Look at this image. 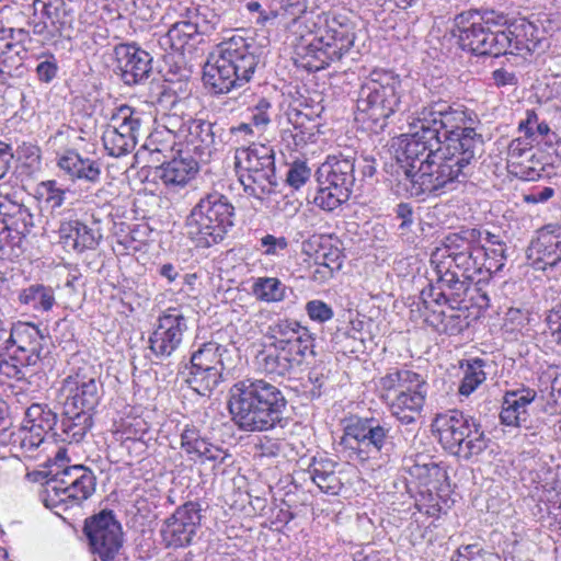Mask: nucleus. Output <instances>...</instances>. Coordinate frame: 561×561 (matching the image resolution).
<instances>
[{"instance_id": "obj_1", "label": "nucleus", "mask_w": 561, "mask_h": 561, "mask_svg": "<svg viewBox=\"0 0 561 561\" xmlns=\"http://www.w3.org/2000/svg\"><path fill=\"white\" fill-rule=\"evenodd\" d=\"M482 243V232L476 228L448 233L431 254V266L442 289L455 300L465 297L470 285L488 282L505 265L503 243Z\"/></svg>"}, {"instance_id": "obj_2", "label": "nucleus", "mask_w": 561, "mask_h": 561, "mask_svg": "<svg viewBox=\"0 0 561 561\" xmlns=\"http://www.w3.org/2000/svg\"><path fill=\"white\" fill-rule=\"evenodd\" d=\"M477 122V115L463 105H450L443 100L431 101L415 110L409 122V134L402 139V148L398 154L399 167L415 168L428 149L440 148L446 138L459 136L460 130L469 128Z\"/></svg>"}, {"instance_id": "obj_3", "label": "nucleus", "mask_w": 561, "mask_h": 561, "mask_svg": "<svg viewBox=\"0 0 561 561\" xmlns=\"http://www.w3.org/2000/svg\"><path fill=\"white\" fill-rule=\"evenodd\" d=\"M482 142V136L476 131L473 125L460 130L456 138L449 136L442 148V156L432 163L421 165L414 179L407 183L404 192L411 197L428 195L446 187L460 175H467Z\"/></svg>"}, {"instance_id": "obj_4", "label": "nucleus", "mask_w": 561, "mask_h": 561, "mask_svg": "<svg viewBox=\"0 0 561 561\" xmlns=\"http://www.w3.org/2000/svg\"><path fill=\"white\" fill-rule=\"evenodd\" d=\"M287 401L283 392L263 379H244L230 390L229 410L232 421L242 431L263 432L283 420Z\"/></svg>"}, {"instance_id": "obj_5", "label": "nucleus", "mask_w": 561, "mask_h": 561, "mask_svg": "<svg viewBox=\"0 0 561 561\" xmlns=\"http://www.w3.org/2000/svg\"><path fill=\"white\" fill-rule=\"evenodd\" d=\"M259 65L253 45L242 36L221 42L204 67L203 80L214 93H228L249 83Z\"/></svg>"}, {"instance_id": "obj_6", "label": "nucleus", "mask_w": 561, "mask_h": 561, "mask_svg": "<svg viewBox=\"0 0 561 561\" xmlns=\"http://www.w3.org/2000/svg\"><path fill=\"white\" fill-rule=\"evenodd\" d=\"M234 207L226 195L207 193L186 216L185 236L195 248L208 249L226 238L234 225Z\"/></svg>"}, {"instance_id": "obj_7", "label": "nucleus", "mask_w": 561, "mask_h": 561, "mask_svg": "<svg viewBox=\"0 0 561 561\" xmlns=\"http://www.w3.org/2000/svg\"><path fill=\"white\" fill-rule=\"evenodd\" d=\"M401 80L398 75L375 69L360 85L356 102V121L367 124L377 133L383 129L387 119L400 111Z\"/></svg>"}, {"instance_id": "obj_8", "label": "nucleus", "mask_w": 561, "mask_h": 561, "mask_svg": "<svg viewBox=\"0 0 561 561\" xmlns=\"http://www.w3.org/2000/svg\"><path fill=\"white\" fill-rule=\"evenodd\" d=\"M378 386L380 399L391 415L401 424L415 423L427 397L428 386L425 378L411 369L396 368L387 371L379 379Z\"/></svg>"}, {"instance_id": "obj_9", "label": "nucleus", "mask_w": 561, "mask_h": 561, "mask_svg": "<svg viewBox=\"0 0 561 561\" xmlns=\"http://www.w3.org/2000/svg\"><path fill=\"white\" fill-rule=\"evenodd\" d=\"M42 501L57 515L71 508H79L95 492L96 477L82 465L67 466L61 470L50 469L43 483Z\"/></svg>"}, {"instance_id": "obj_10", "label": "nucleus", "mask_w": 561, "mask_h": 561, "mask_svg": "<svg viewBox=\"0 0 561 561\" xmlns=\"http://www.w3.org/2000/svg\"><path fill=\"white\" fill-rule=\"evenodd\" d=\"M505 23L506 18L502 14L495 16L494 12L482 14L470 10L455 16L453 34L462 49L474 55L496 57L510 46V39L500 31L492 30V26Z\"/></svg>"}, {"instance_id": "obj_11", "label": "nucleus", "mask_w": 561, "mask_h": 561, "mask_svg": "<svg viewBox=\"0 0 561 561\" xmlns=\"http://www.w3.org/2000/svg\"><path fill=\"white\" fill-rule=\"evenodd\" d=\"M316 37L307 45L305 58L310 69L320 70L340 60L355 41L354 24L344 14L322 13Z\"/></svg>"}, {"instance_id": "obj_12", "label": "nucleus", "mask_w": 561, "mask_h": 561, "mask_svg": "<svg viewBox=\"0 0 561 561\" xmlns=\"http://www.w3.org/2000/svg\"><path fill=\"white\" fill-rule=\"evenodd\" d=\"M432 427L446 450L465 459L480 455L488 446L480 424L458 410L438 414Z\"/></svg>"}, {"instance_id": "obj_13", "label": "nucleus", "mask_w": 561, "mask_h": 561, "mask_svg": "<svg viewBox=\"0 0 561 561\" xmlns=\"http://www.w3.org/2000/svg\"><path fill=\"white\" fill-rule=\"evenodd\" d=\"M234 165L244 191L255 198L271 194L277 182L275 176L274 151L264 145L239 148Z\"/></svg>"}, {"instance_id": "obj_14", "label": "nucleus", "mask_w": 561, "mask_h": 561, "mask_svg": "<svg viewBox=\"0 0 561 561\" xmlns=\"http://www.w3.org/2000/svg\"><path fill=\"white\" fill-rule=\"evenodd\" d=\"M389 433L390 427L376 417L355 416L347 420L340 445L354 460H377L389 444Z\"/></svg>"}, {"instance_id": "obj_15", "label": "nucleus", "mask_w": 561, "mask_h": 561, "mask_svg": "<svg viewBox=\"0 0 561 561\" xmlns=\"http://www.w3.org/2000/svg\"><path fill=\"white\" fill-rule=\"evenodd\" d=\"M433 280L435 284L431 283L420 296L425 310L424 319L438 333L459 334L468 327V317L465 310L456 308L453 304H459L463 297L455 300L449 290L440 288L436 277Z\"/></svg>"}, {"instance_id": "obj_16", "label": "nucleus", "mask_w": 561, "mask_h": 561, "mask_svg": "<svg viewBox=\"0 0 561 561\" xmlns=\"http://www.w3.org/2000/svg\"><path fill=\"white\" fill-rule=\"evenodd\" d=\"M102 383L93 366L84 364L68 375L59 389L64 409L92 414L101 399Z\"/></svg>"}, {"instance_id": "obj_17", "label": "nucleus", "mask_w": 561, "mask_h": 561, "mask_svg": "<svg viewBox=\"0 0 561 561\" xmlns=\"http://www.w3.org/2000/svg\"><path fill=\"white\" fill-rule=\"evenodd\" d=\"M144 113L129 106L115 107L103 131L104 149L112 157H122L131 152L138 141Z\"/></svg>"}, {"instance_id": "obj_18", "label": "nucleus", "mask_w": 561, "mask_h": 561, "mask_svg": "<svg viewBox=\"0 0 561 561\" xmlns=\"http://www.w3.org/2000/svg\"><path fill=\"white\" fill-rule=\"evenodd\" d=\"M197 502H186L165 518L160 528L163 543L168 548H185L194 542L201 528L202 514Z\"/></svg>"}, {"instance_id": "obj_19", "label": "nucleus", "mask_w": 561, "mask_h": 561, "mask_svg": "<svg viewBox=\"0 0 561 561\" xmlns=\"http://www.w3.org/2000/svg\"><path fill=\"white\" fill-rule=\"evenodd\" d=\"M187 329V319L180 310H165L149 336V350L160 360L170 358L182 345Z\"/></svg>"}, {"instance_id": "obj_20", "label": "nucleus", "mask_w": 561, "mask_h": 561, "mask_svg": "<svg viewBox=\"0 0 561 561\" xmlns=\"http://www.w3.org/2000/svg\"><path fill=\"white\" fill-rule=\"evenodd\" d=\"M84 533L94 554L102 561L114 560L122 548L123 533L113 512L102 511L87 520Z\"/></svg>"}, {"instance_id": "obj_21", "label": "nucleus", "mask_w": 561, "mask_h": 561, "mask_svg": "<svg viewBox=\"0 0 561 561\" xmlns=\"http://www.w3.org/2000/svg\"><path fill=\"white\" fill-rule=\"evenodd\" d=\"M265 337L271 345L295 351L304 356L313 354L311 334L296 320L278 319L267 328Z\"/></svg>"}, {"instance_id": "obj_22", "label": "nucleus", "mask_w": 561, "mask_h": 561, "mask_svg": "<svg viewBox=\"0 0 561 561\" xmlns=\"http://www.w3.org/2000/svg\"><path fill=\"white\" fill-rule=\"evenodd\" d=\"M44 336L39 329L27 322H19L10 329L7 343L13 359L20 364L36 366L41 359Z\"/></svg>"}, {"instance_id": "obj_23", "label": "nucleus", "mask_w": 561, "mask_h": 561, "mask_svg": "<svg viewBox=\"0 0 561 561\" xmlns=\"http://www.w3.org/2000/svg\"><path fill=\"white\" fill-rule=\"evenodd\" d=\"M528 257L536 270L547 271L561 264V225H547L530 243Z\"/></svg>"}, {"instance_id": "obj_24", "label": "nucleus", "mask_w": 561, "mask_h": 561, "mask_svg": "<svg viewBox=\"0 0 561 561\" xmlns=\"http://www.w3.org/2000/svg\"><path fill=\"white\" fill-rule=\"evenodd\" d=\"M181 448L190 460L205 463L207 461L217 467L230 458V454L220 446L214 445L201 434L197 426L186 424L181 431Z\"/></svg>"}, {"instance_id": "obj_25", "label": "nucleus", "mask_w": 561, "mask_h": 561, "mask_svg": "<svg viewBox=\"0 0 561 561\" xmlns=\"http://www.w3.org/2000/svg\"><path fill=\"white\" fill-rule=\"evenodd\" d=\"M117 69L122 80L128 84H138L146 80L151 71L150 55L130 44H119L114 48Z\"/></svg>"}, {"instance_id": "obj_26", "label": "nucleus", "mask_w": 561, "mask_h": 561, "mask_svg": "<svg viewBox=\"0 0 561 561\" xmlns=\"http://www.w3.org/2000/svg\"><path fill=\"white\" fill-rule=\"evenodd\" d=\"M306 356L266 343L255 356L257 369L270 376H286L299 367Z\"/></svg>"}, {"instance_id": "obj_27", "label": "nucleus", "mask_w": 561, "mask_h": 561, "mask_svg": "<svg viewBox=\"0 0 561 561\" xmlns=\"http://www.w3.org/2000/svg\"><path fill=\"white\" fill-rule=\"evenodd\" d=\"M300 473L305 476L304 480L309 479L325 494L337 495L344 485L340 465L324 456L312 457Z\"/></svg>"}, {"instance_id": "obj_28", "label": "nucleus", "mask_w": 561, "mask_h": 561, "mask_svg": "<svg viewBox=\"0 0 561 561\" xmlns=\"http://www.w3.org/2000/svg\"><path fill=\"white\" fill-rule=\"evenodd\" d=\"M186 131L180 144H184L188 152H192L201 162H207L216 146L214 125L204 119L188 116Z\"/></svg>"}, {"instance_id": "obj_29", "label": "nucleus", "mask_w": 561, "mask_h": 561, "mask_svg": "<svg viewBox=\"0 0 561 561\" xmlns=\"http://www.w3.org/2000/svg\"><path fill=\"white\" fill-rule=\"evenodd\" d=\"M402 470L408 484L424 488L426 491L436 489L440 479L445 477L443 469L427 455L405 458Z\"/></svg>"}, {"instance_id": "obj_30", "label": "nucleus", "mask_w": 561, "mask_h": 561, "mask_svg": "<svg viewBox=\"0 0 561 561\" xmlns=\"http://www.w3.org/2000/svg\"><path fill=\"white\" fill-rule=\"evenodd\" d=\"M354 172L355 158L353 156L330 154L317 171V182L353 190Z\"/></svg>"}, {"instance_id": "obj_31", "label": "nucleus", "mask_w": 561, "mask_h": 561, "mask_svg": "<svg viewBox=\"0 0 561 561\" xmlns=\"http://www.w3.org/2000/svg\"><path fill=\"white\" fill-rule=\"evenodd\" d=\"M537 392L522 388L505 392L500 413L501 422L506 426L519 427L528 421V407L535 401Z\"/></svg>"}, {"instance_id": "obj_32", "label": "nucleus", "mask_w": 561, "mask_h": 561, "mask_svg": "<svg viewBox=\"0 0 561 561\" xmlns=\"http://www.w3.org/2000/svg\"><path fill=\"white\" fill-rule=\"evenodd\" d=\"M58 233L64 247L78 253L94 250L102 238L99 229L90 228L78 219L61 221Z\"/></svg>"}, {"instance_id": "obj_33", "label": "nucleus", "mask_w": 561, "mask_h": 561, "mask_svg": "<svg viewBox=\"0 0 561 561\" xmlns=\"http://www.w3.org/2000/svg\"><path fill=\"white\" fill-rule=\"evenodd\" d=\"M58 167L71 179L95 183L100 180L101 169L98 161L82 158L76 150H66L58 157Z\"/></svg>"}, {"instance_id": "obj_34", "label": "nucleus", "mask_w": 561, "mask_h": 561, "mask_svg": "<svg viewBox=\"0 0 561 561\" xmlns=\"http://www.w3.org/2000/svg\"><path fill=\"white\" fill-rule=\"evenodd\" d=\"M288 121L293 128L284 129L282 139L287 142L290 150H297L309 142L316 141L318 125L308 115L296 111L289 114Z\"/></svg>"}, {"instance_id": "obj_35", "label": "nucleus", "mask_w": 561, "mask_h": 561, "mask_svg": "<svg viewBox=\"0 0 561 561\" xmlns=\"http://www.w3.org/2000/svg\"><path fill=\"white\" fill-rule=\"evenodd\" d=\"M92 426V414L78 410L64 409L61 423L54 432V437L61 442L79 443Z\"/></svg>"}, {"instance_id": "obj_36", "label": "nucleus", "mask_w": 561, "mask_h": 561, "mask_svg": "<svg viewBox=\"0 0 561 561\" xmlns=\"http://www.w3.org/2000/svg\"><path fill=\"white\" fill-rule=\"evenodd\" d=\"M197 162L191 159H173L159 168V178L162 183L176 190L185 186L197 173Z\"/></svg>"}, {"instance_id": "obj_37", "label": "nucleus", "mask_w": 561, "mask_h": 561, "mask_svg": "<svg viewBox=\"0 0 561 561\" xmlns=\"http://www.w3.org/2000/svg\"><path fill=\"white\" fill-rule=\"evenodd\" d=\"M185 382L201 396H208L222 381L224 370L211 369L201 365L186 366Z\"/></svg>"}, {"instance_id": "obj_38", "label": "nucleus", "mask_w": 561, "mask_h": 561, "mask_svg": "<svg viewBox=\"0 0 561 561\" xmlns=\"http://www.w3.org/2000/svg\"><path fill=\"white\" fill-rule=\"evenodd\" d=\"M21 51L15 49L12 42V27H0V81L11 77L12 72L22 66Z\"/></svg>"}, {"instance_id": "obj_39", "label": "nucleus", "mask_w": 561, "mask_h": 561, "mask_svg": "<svg viewBox=\"0 0 561 561\" xmlns=\"http://www.w3.org/2000/svg\"><path fill=\"white\" fill-rule=\"evenodd\" d=\"M24 424L32 426L33 431L44 437L57 430V414L47 405L34 403L25 412Z\"/></svg>"}, {"instance_id": "obj_40", "label": "nucleus", "mask_w": 561, "mask_h": 561, "mask_svg": "<svg viewBox=\"0 0 561 561\" xmlns=\"http://www.w3.org/2000/svg\"><path fill=\"white\" fill-rule=\"evenodd\" d=\"M19 301L35 311L47 312L55 305V293L49 286L33 284L20 291Z\"/></svg>"}, {"instance_id": "obj_41", "label": "nucleus", "mask_w": 561, "mask_h": 561, "mask_svg": "<svg viewBox=\"0 0 561 561\" xmlns=\"http://www.w3.org/2000/svg\"><path fill=\"white\" fill-rule=\"evenodd\" d=\"M228 350L217 342H206L198 346L191 354V364L210 367L211 369L225 370V355Z\"/></svg>"}, {"instance_id": "obj_42", "label": "nucleus", "mask_w": 561, "mask_h": 561, "mask_svg": "<svg viewBox=\"0 0 561 561\" xmlns=\"http://www.w3.org/2000/svg\"><path fill=\"white\" fill-rule=\"evenodd\" d=\"M251 291L260 301L280 302L286 298L287 286L277 277H256L251 286Z\"/></svg>"}, {"instance_id": "obj_43", "label": "nucleus", "mask_w": 561, "mask_h": 561, "mask_svg": "<svg viewBox=\"0 0 561 561\" xmlns=\"http://www.w3.org/2000/svg\"><path fill=\"white\" fill-rule=\"evenodd\" d=\"M182 15L190 22L197 35L210 34L220 22V18L206 5L186 8Z\"/></svg>"}, {"instance_id": "obj_44", "label": "nucleus", "mask_w": 561, "mask_h": 561, "mask_svg": "<svg viewBox=\"0 0 561 561\" xmlns=\"http://www.w3.org/2000/svg\"><path fill=\"white\" fill-rule=\"evenodd\" d=\"M351 193L352 190L340 187L339 185L318 183L313 203L322 210L333 211L350 199Z\"/></svg>"}, {"instance_id": "obj_45", "label": "nucleus", "mask_w": 561, "mask_h": 561, "mask_svg": "<svg viewBox=\"0 0 561 561\" xmlns=\"http://www.w3.org/2000/svg\"><path fill=\"white\" fill-rule=\"evenodd\" d=\"M195 36L197 34L193 26L181 14V19L173 23L168 33L161 38V44L168 45L173 50L182 51Z\"/></svg>"}, {"instance_id": "obj_46", "label": "nucleus", "mask_w": 561, "mask_h": 561, "mask_svg": "<svg viewBox=\"0 0 561 561\" xmlns=\"http://www.w3.org/2000/svg\"><path fill=\"white\" fill-rule=\"evenodd\" d=\"M33 218L27 208L22 205H13L12 213L4 214V217L0 222L5 225V229L13 234V239L18 242L30 232L33 226Z\"/></svg>"}, {"instance_id": "obj_47", "label": "nucleus", "mask_w": 561, "mask_h": 561, "mask_svg": "<svg viewBox=\"0 0 561 561\" xmlns=\"http://www.w3.org/2000/svg\"><path fill=\"white\" fill-rule=\"evenodd\" d=\"M34 14L38 11L42 18L49 22V25L56 30H61L67 23L68 11L65 0H34Z\"/></svg>"}, {"instance_id": "obj_48", "label": "nucleus", "mask_w": 561, "mask_h": 561, "mask_svg": "<svg viewBox=\"0 0 561 561\" xmlns=\"http://www.w3.org/2000/svg\"><path fill=\"white\" fill-rule=\"evenodd\" d=\"M328 0H279L278 15L296 24L305 14L321 9Z\"/></svg>"}, {"instance_id": "obj_49", "label": "nucleus", "mask_w": 561, "mask_h": 561, "mask_svg": "<svg viewBox=\"0 0 561 561\" xmlns=\"http://www.w3.org/2000/svg\"><path fill=\"white\" fill-rule=\"evenodd\" d=\"M485 362L481 358H473L468 362L463 370V378L459 386V393L461 396L471 394L486 378L483 370Z\"/></svg>"}, {"instance_id": "obj_50", "label": "nucleus", "mask_w": 561, "mask_h": 561, "mask_svg": "<svg viewBox=\"0 0 561 561\" xmlns=\"http://www.w3.org/2000/svg\"><path fill=\"white\" fill-rule=\"evenodd\" d=\"M35 193L44 207L51 210L59 208L66 198V191L55 180L38 183Z\"/></svg>"}, {"instance_id": "obj_51", "label": "nucleus", "mask_w": 561, "mask_h": 561, "mask_svg": "<svg viewBox=\"0 0 561 561\" xmlns=\"http://www.w3.org/2000/svg\"><path fill=\"white\" fill-rule=\"evenodd\" d=\"M12 443L22 454L28 455L38 448L45 440V437L33 431L32 426L22 423L21 427L10 435Z\"/></svg>"}, {"instance_id": "obj_52", "label": "nucleus", "mask_w": 561, "mask_h": 561, "mask_svg": "<svg viewBox=\"0 0 561 561\" xmlns=\"http://www.w3.org/2000/svg\"><path fill=\"white\" fill-rule=\"evenodd\" d=\"M500 33H503L507 35L510 39V46L504 49L500 55H515V56H522L527 57L531 54V49L534 48V43L526 38V33L523 32V28L519 26L514 27L512 30L511 27H507L503 31H500Z\"/></svg>"}, {"instance_id": "obj_53", "label": "nucleus", "mask_w": 561, "mask_h": 561, "mask_svg": "<svg viewBox=\"0 0 561 561\" xmlns=\"http://www.w3.org/2000/svg\"><path fill=\"white\" fill-rule=\"evenodd\" d=\"M529 317L530 313L526 309L510 308L504 317V331L514 335H524L529 323Z\"/></svg>"}, {"instance_id": "obj_54", "label": "nucleus", "mask_w": 561, "mask_h": 561, "mask_svg": "<svg viewBox=\"0 0 561 561\" xmlns=\"http://www.w3.org/2000/svg\"><path fill=\"white\" fill-rule=\"evenodd\" d=\"M445 147L443 141L440 142V148L428 149L422 156H420V160L414 163L415 168L410 167H399L402 171V175L399 179V186H401L404 191L407 190V183L409 180L414 179L416 175V171L421 170V165H425L427 163H432L435 159H438L442 156V148Z\"/></svg>"}, {"instance_id": "obj_55", "label": "nucleus", "mask_w": 561, "mask_h": 561, "mask_svg": "<svg viewBox=\"0 0 561 561\" xmlns=\"http://www.w3.org/2000/svg\"><path fill=\"white\" fill-rule=\"evenodd\" d=\"M289 242L287 238L274 234H265L260 239L259 250L265 256H280L287 250Z\"/></svg>"}, {"instance_id": "obj_56", "label": "nucleus", "mask_w": 561, "mask_h": 561, "mask_svg": "<svg viewBox=\"0 0 561 561\" xmlns=\"http://www.w3.org/2000/svg\"><path fill=\"white\" fill-rule=\"evenodd\" d=\"M188 116L171 112L162 117V126L181 142L188 125L186 122Z\"/></svg>"}, {"instance_id": "obj_57", "label": "nucleus", "mask_w": 561, "mask_h": 561, "mask_svg": "<svg viewBox=\"0 0 561 561\" xmlns=\"http://www.w3.org/2000/svg\"><path fill=\"white\" fill-rule=\"evenodd\" d=\"M310 176L311 170L306 162L296 161L287 171L286 182L293 188L298 190L309 181Z\"/></svg>"}, {"instance_id": "obj_58", "label": "nucleus", "mask_w": 561, "mask_h": 561, "mask_svg": "<svg viewBox=\"0 0 561 561\" xmlns=\"http://www.w3.org/2000/svg\"><path fill=\"white\" fill-rule=\"evenodd\" d=\"M271 108L272 105L266 99L259 100L253 107L249 108L252 125L259 129H264L271 122Z\"/></svg>"}, {"instance_id": "obj_59", "label": "nucleus", "mask_w": 561, "mask_h": 561, "mask_svg": "<svg viewBox=\"0 0 561 561\" xmlns=\"http://www.w3.org/2000/svg\"><path fill=\"white\" fill-rule=\"evenodd\" d=\"M534 126L537 128V133L540 136H546L550 131V127L546 122H538V115L535 111L529 110L526 112V118L519 122L518 129L524 131L526 137L534 136Z\"/></svg>"}, {"instance_id": "obj_60", "label": "nucleus", "mask_w": 561, "mask_h": 561, "mask_svg": "<svg viewBox=\"0 0 561 561\" xmlns=\"http://www.w3.org/2000/svg\"><path fill=\"white\" fill-rule=\"evenodd\" d=\"M31 366L32 365L20 364L18 360L13 359V354L10 353L8 359L0 362V373L8 378L23 380L26 378L24 369Z\"/></svg>"}, {"instance_id": "obj_61", "label": "nucleus", "mask_w": 561, "mask_h": 561, "mask_svg": "<svg viewBox=\"0 0 561 561\" xmlns=\"http://www.w3.org/2000/svg\"><path fill=\"white\" fill-rule=\"evenodd\" d=\"M306 311L311 320L325 322L333 317L332 308L321 300H311L306 305Z\"/></svg>"}, {"instance_id": "obj_62", "label": "nucleus", "mask_w": 561, "mask_h": 561, "mask_svg": "<svg viewBox=\"0 0 561 561\" xmlns=\"http://www.w3.org/2000/svg\"><path fill=\"white\" fill-rule=\"evenodd\" d=\"M451 561H486V558L481 547L467 545L457 549Z\"/></svg>"}, {"instance_id": "obj_63", "label": "nucleus", "mask_w": 561, "mask_h": 561, "mask_svg": "<svg viewBox=\"0 0 561 561\" xmlns=\"http://www.w3.org/2000/svg\"><path fill=\"white\" fill-rule=\"evenodd\" d=\"M508 158L513 163H519V159L531 154V145L527 139L517 138L511 141L507 151Z\"/></svg>"}, {"instance_id": "obj_64", "label": "nucleus", "mask_w": 561, "mask_h": 561, "mask_svg": "<svg viewBox=\"0 0 561 561\" xmlns=\"http://www.w3.org/2000/svg\"><path fill=\"white\" fill-rule=\"evenodd\" d=\"M396 215L397 219L400 220L398 229L401 234H405L414 224V215L411 205L407 203L399 204L396 209Z\"/></svg>"}]
</instances>
